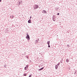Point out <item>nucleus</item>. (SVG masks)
<instances>
[{"mask_svg": "<svg viewBox=\"0 0 77 77\" xmlns=\"http://www.w3.org/2000/svg\"><path fill=\"white\" fill-rule=\"evenodd\" d=\"M38 7H39L38 5L36 4H35L34 6L33 7V9H37L38 8Z\"/></svg>", "mask_w": 77, "mask_h": 77, "instance_id": "obj_1", "label": "nucleus"}, {"mask_svg": "<svg viewBox=\"0 0 77 77\" xmlns=\"http://www.w3.org/2000/svg\"><path fill=\"white\" fill-rule=\"evenodd\" d=\"M26 35H27L26 37V38L28 40H30V36L27 33H26Z\"/></svg>", "mask_w": 77, "mask_h": 77, "instance_id": "obj_2", "label": "nucleus"}, {"mask_svg": "<svg viewBox=\"0 0 77 77\" xmlns=\"http://www.w3.org/2000/svg\"><path fill=\"white\" fill-rule=\"evenodd\" d=\"M29 67V65H26V67H25L24 68V69L25 70H26V71L27 70V69H28V67Z\"/></svg>", "mask_w": 77, "mask_h": 77, "instance_id": "obj_3", "label": "nucleus"}, {"mask_svg": "<svg viewBox=\"0 0 77 77\" xmlns=\"http://www.w3.org/2000/svg\"><path fill=\"white\" fill-rule=\"evenodd\" d=\"M17 4L18 5H21V4H22V1L20 2H17Z\"/></svg>", "mask_w": 77, "mask_h": 77, "instance_id": "obj_4", "label": "nucleus"}, {"mask_svg": "<svg viewBox=\"0 0 77 77\" xmlns=\"http://www.w3.org/2000/svg\"><path fill=\"white\" fill-rule=\"evenodd\" d=\"M42 13L43 14H47V11L45 10H44L42 11Z\"/></svg>", "mask_w": 77, "mask_h": 77, "instance_id": "obj_5", "label": "nucleus"}, {"mask_svg": "<svg viewBox=\"0 0 77 77\" xmlns=\"http://www.w3.org/2000/svg\"><path fill=\"white\" fill-rule=\"evenodd\" d=\"M58 66H59L57 65H55V68L56 69H57V68H58Z\"/></svg>", "mask_w": 77, "mask_h": 77, "instance_id": "obj_6", "label": "nucleus"}, {"mask_svg": "<svg viewBox=\"0 0 77 77\" xmlns=\"http://www.w3.org/2000/svg\"><path fill=\"white\" fill-rule=\"evenodd\" d=\"M28 23H32V22H31V20L30 19L28 21Z\"/></svg>", "mask_w": 77, "mask_h": 77, "instance_id": "obj_7", "label": "nucleus"}, {"mask_svg": "<svg viewBox=\"0 0 77 77\" xmlns=\"http://www.w3.org/2000/svg\"><path fill=\"white\" fill-rule=\"evenodd\" d=\"M66 61L67 63H68V62H69V59H67L66 60Z\"/></svg>", "mask_w": 77, "mask_h": 77, "instance_id": "obj_8", "label": "nucleus"}, {"mask_svg": "<svg viewBox=\"0 0 77 77\" xmlns=\"http://www.w3.org/2000/svg\"><path fill=\"white\" fill-rule=\"evenodd\" d=\"M44 67H43L42 68H41L39 69L38 70V71H41V70H42V69H44Z\"/></svg>", "mask_w": 77, "mask_h": 77, "instance_id": "obj_9", "label": "nucleus"}, {"mask_svg": "<svg viewBox=\"0 0 77 77\" xmlns=\"http://www.w3.org/2000/svg\"><path fill=\"white\" fill-rule=\"evenodd\" d=\"M55 17H52V19H53V20L54 21H56V19H55Z\"/></svg>", "mask_w": 77, "mask_h": 77, "instance_id": "obj_10", "label": "nucleus"}, {"mask_svg": "<svg viewBox=\"0 0 77 77\" xmlns=\"http://www.w3.org/2000/svg\"><path fill=\"white\" fill-rule=\"evenodd\" d=\"M50 41H48L47 42V44H48V45H50Z\"/></svg>", "mask_w": 77, "mask_h": 77, "instance_id": "obj_11", "label": "nucleus"}, {"mask_svg": "<svg viewBox=\"0 0 77 77\" xmlns=\"http://www.w3.org/2000/svg\"><path fill=\"white\" fill-rule=\"evenodd\" d=\"M62 62H63V60L62 59L60 61V63H62Z\"/></svg>", "mask_w": 77, "mask_h": 77, "instance_id": "obj_12", "label": "nucleus"}, {"mask_svg": "<svg viewBox=\"0 0 77 77\" xmlns=\"http://www.w3.org/2000/svg\"><path fill=\"white\" fill-rule=\"evenodd\" d=\"M23 75L24 76H26L27 75V74H26V73H24V74H23Z\"/></svg>", "mask_w": 77, "mask_h": 77, "instance_id": "obj_13", "label": "nucleus"}, {"mask_svg": "<svg viewBox=\"0 0 77 77\" xmlns=\"http://www.w3.org/2000/svg\"><path fill=\"white\" fill-rule=\"evenodd\" d=\"M32 74H31L29 76V77H32Z\"/></svg>", "mask_w": 77, "mask_h": 77, "instance_id": "obj_14", "label": "nucleus"}, {"mask_svg": "<svg viewBox=\"0 0 77 77\" xmlns=\"http://www.w3.org/2000/svg\"><path fill=\"white\" fill-rule=\"evenodd\" d=\"M60 62H59L57 64V66H59V65H60Z\"/></svg>", "mask_w": 77, "mask_h": 77, "instance_id": "obj_15", "label": "nucleus"}, {"mask_svg": "<svg viewBox=\"0 0 77 77\" xmlns=\"http://www.w3.org/2000/svg\"><path fill=\"white\" fill-rule=\"evenodd\" d=\"M67 47H68V48H69V47H70V46L69 45H67Z\"/></svg>", "mask_w": 77, "mask_h": 77, "instance_id": "obj_16", "label": "nucleus"}, {"mask_svg": "<svg viewBox=\"0 0 77 77\" xmlns=\"http://www.w3.org/2000/svg\"><path fill=\"white\" fill-rule=\"evenodd\" d=\"M14 15H12V18H14Z\"/></svg>", "mask_w": 77, "mask_h": 77, "instance_id": "obj_17", "label": "nucleus"}, {"mask_svg": "<svg viewBox=\"0 0 77 77\" xmlns=\"http://www.w3.org/2000/svg\"><path fill=\"white\" fill-rule=\"evenodd\" d=\"M35 41H36V43H38V40H36Z\"/></svg>", "mask_w": 77, "mask_h": 77, "instance_id": "obj_18", "label": "nucleus"}, {"mask_svg": "<svg viewBox=\"0 0 77 77\" xmlns=\"http://www.w3.org/2000/svg\"><path fill=\"white\" fill-rule=\"evenodd\" d=\"M48 47L49 48H50V44L49 45H48Z\"/></svg>", "mask_w": 77, "mask_h": 77, "instance_id": "obj_19", "label": "nucleus"}, {"mask_svg": "<svg viewBox=\"0 0 77 77\" xmlns=\"http://www.w3.org/2000/svg\"><path fill=\"white\" fill-rule=\"evenodd\" d=\"M59 14H60L59 13H57V15H59Z\"/></svg>", "mask_w": 77, "mask_h": 77, "instance_id": "obj_20", "label": "nucleus"}, {"mask_svg": "<svg viewBox=\"0 0 77 77\" xmlns=\"http://www.w3.org/2000/svg\"><path fill=\"white\" fill-rule=\"evenodd\" d=\"M68 69H69V70L70 69V67H69Z\"/></svg>", "mask_w": 77, "mask_h": 77, "instance_id": "obj_21", "label": "nucleus"}, {"mask_svg": "<svg viewBox=\"0 0 77 77\" xmlns=\"http://www.w3.org/2000/svg\"><path fill=\"white\" fill-rule=\"evenodd\" d=\"M74 74H76V72H75L74 73Z\"/></svg>", "mask_w": 77, "mask_h": 77, "instance_id": "obj_22", "label": "nucleus"}, {"mask_svg": "<svg viewBox=\"0 0 77 77\" xmlns=\"http://www.w3.org/2000/svg\"><path fill=\"white\" fill-rule=\"evenodd\" d=\"M56 10H58V8H56Z\"/></svg>", "mask_w": 77, "mask_h": 77, "instance_id": "obj_23", "label": "nucleus"}, {"mask_svg": "<svg viewBox=\"0 0 77 77\" xmlns=\"http://www.w3.org/2000/svg\"><path fill=\"white\" fill-rule=\"evenodd\" d=\"M30 19H31V18H32V16H30Z\"/></svg>", "mask_w": 77, "mask_h": 77, "instance_id": "obj_24", "label": "nucleus"}, {"mask_svg": "<svg viewBox=\"0 0 77 77\" xmlns=\"http://www.w3.org/2000/svg\"><path fill=\"white\" fill-rule=\"evenodd\" d=\"M27 59H29V57H26Z\"/></svg>", "mask_w": 77, "mask_h": 77, "instance_id": "obj_25", "label": "nucleus"}, {"mask_svg": "<svg viewBox=\"0 0 77 77\" xmlns=\"http://www.w3.org/2000/svg\"><path fill=\"white\" fill-rule=\"evenodd\" d=\"M29 61L30 62H32V61H31V60H30Z\"/></svg>", "mask_w": 77, "mask_h": 77, "instance_id": "obj_26", "label": "nucleus"}, {"mask_svg": "<svg viewBox=\"0 0 77 77\" xmlns=\"http://www.w3.org/2000/svg\"><path fill=\"white\" fill-rule=\"evenodd\" d=\"M2 2V0H0V2Z\"/></svg>", "mask_w": 77, "mask_h": 77, "instance_id": "obj_27", "label": "nucleus"}, {"mask_svg": "<svg viewBox=\"0 0 77 77\" xmlns=\"http://www.w3.org/2000/svg\"><path fill=\"white\" fill-rule=\"evenodd\" d=\"M5 67H6V65H5Z\"/></svg>", "mask_w": 77, "mask_h": 77, "instance_id": "obj_28", "label": "nucleus"}, {"mask_svg": "<svg viewBox=\"0 0 77 77\" xmlns=\"http://www.w3.org/2000/svg\"><path fill=\"white\" fill-rule=\"evenodd\" d=\"M38 41H39V38L38 39Z\"/></svg>", "mask_w": 77, "mask_h": 77, "instance_id": "obj_29", "label": "nucleus"}, {"mask_svg": "<svg viewBox=\"0 0 77 77\" xmlns=\"http://www.w3.org/2000/svg\"><path fill=\"white\" fill-rule=\"evenodd\" d=\"M39 8H40V7H39Z\"/></svg>", "mask_w": 77, "mask_h": 77, "instance_id": "obj_30", "label": "nucleus"}, {"mask_svg": "<svg viewBox=\"0 0 77 77\" xmlns=\"http://www.w3.org/2000/svg\"><path fill=\"white\" fill-rule=\"evenodd\" d=\"M39 8H40V7H39Z\"/></svg>", "mask_w": 77, "mask_h": 77, "instance_id": "obj_31", "label": "nucleus"}, {"mask_svg": "<svg viewBox=\"0 0 77 77\" xmlns=\"http://www.w3.org/2000/svg\"><path fill=\"white\" fill-rule=\"evenodd\" d=\"M54 16L53 15V17H54Z\"/></svg>", "mask_w": 77, "mask_h": 77, "instance_id": "obj_32", "label": "nucleus"}]
</instances>
